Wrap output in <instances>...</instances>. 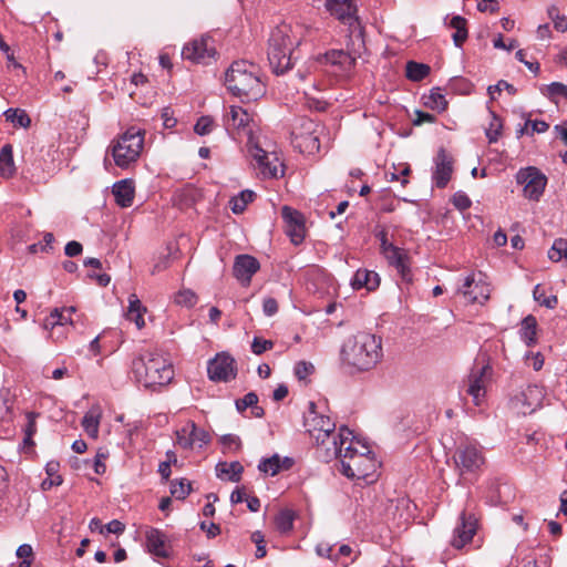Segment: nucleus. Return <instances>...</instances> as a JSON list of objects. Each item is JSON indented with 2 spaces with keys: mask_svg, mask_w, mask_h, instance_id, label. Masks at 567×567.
I'll use <instances>...</instances> for the list:
<instances>
[{
  "mask_svg": "<svg viewBox=\"0 0 567 567\" xmlns=\"http://www.w3.org/2000/svg\"><path fill=\"white\" fill-rule=\"evenodd\" d=\"M340 355L343 363L358 371H369L383 357L382 338L369 332H358L344 341Z\"/></svg>",
  "mask_w": 567,
  "mask_h": 567,
  "instance_id": "1",
  "label": "nucleus"
},
{
  "mask_svg": "<svg viewBox=\"0 0 567 567\" xmlns=\"http://www.w3.org/2000/svg\"><path fill=\"white\" fill-rule=\"evenodd\" d=\"M137 383L146 389L167 385L174 378L172 363L157 351H146L132 361Z\"/></svg>",
  "mask_w": 567,
  "mask_h": 567,
  "instance_id": "2",
  "label": "nucleus"
},
{
  "mask_svg": "<svg viewBox=\"0 0 567 567\" xmlns=\"http://www.w3.org/2000/svg\"><path fill=\"white\" fill-rule=\"evenodd\" d=\"M225 84L228 91L241 101H255L265 92L256 66L245 60L235 61L229 66L225 74Z\"/></svg>",
  "mask_w": 567,
  "mask_h": 567,
  "instance_id": "3",
  "label": "nucleus"
},
{
  "mask_svg": "<svg viewBox=\"0 0 567 567\" xmlns=\"http://www.w3.org/2000/svg\"><path fill=\"white\" fill-rule=\"evenodd\" d=\"M377 468V460L370 447L357 437H352L344 447L341 473L349 478H365Z\"/></svg>",
  "mask_w": 567,
  "mask_h": 567,
  "instance_id": "4",
  "label": "nucleus"
},
{
  "mask_svg": "<svg viewBox=\"0 0 567 567\" xmlns=\"http://www.w3.org/2000/svg\"><path fill=\"white\" fill-rule=\"evenodd\" d=\"M145 132L136 126H131L116 140H114L109 150L114 163L121 168H127L135 163L143 150Z\"/></svg>",
  "mask_w": 567,
  "mask_h": 567,
  "instance_id": "5",
  "label": "nucleus"
},
{
  "mask_svg": "<svg viewBox=\"0 0 567 567\" xmlns=\"http://www.w3.org/2000/svg\"><path fill=\"white\" fill-rule=\"evenodd\" d=\"M290 29L282 24L272 30L269 38L268 61L274 73L284 74L291 65V53L295 42L290 38Z\"/></svg>",
  "mask_w": 567,
  "mask_h": 567,
  "instance_id": "6",
  "label": "nucleus"
},
{
  "mask_svg": "<svg viewBox=\"0 0 567 567\" xmlns=\"http://www.w3.org/2000/svg\"><path fill=\"white\" fill-rule=\"evenodd\" d=\"M453 458L461 475L476 474L485 463L482 447L470 441L458 444Z\"/></svg>",
  "mask_w": 567,
  "mask_h": 567,
  "instance_id": "7",
  "label": "nucleus"
},
{
  "mask_svg": "<svg viewBox=\"0 0 567 567\" xmlns=\"http://www.w3.org/2000/svg\"><path fill=\"white\" fill-rule=\"evenodd\" d=\"M319 124L308 117L298 118L291 131L292 143L302 153L313 154L319 151Z\"/></svg>",
  "mask_w": 567,
  "mask_h": 567,
  "instance_id": "8",
  "label": "nucleus"
},
{
  "mask_svg": "<svg viewBox=\"0 0 567 567\" xmlns=\"http://www.w3.org/2000/svg\"><path fill=\"white\" fill-rule=\"evenodd\" d=\"M352 437H354L352 432L348 427L341 426L338 433L333 430L328 432L327 436L315 441L322 460L329 462L332 458H340V462H342L344 447Z\"/></svg>",
  "mask_w": 567,
  "mask_h": 567,
  "instance_id": "9",
  "label": "nucleus"
},
{
  "mask_svg": "<svg viewBox=\"0 0 567 567\" xmlns=\"http://www.w3.org/2000/svg\"><path fill=\"white\" fill-rule=\"evenodd\" d=\"M516 183L523 186V196L529 200L538 202L546 185V175L535 166L520 168L515 175Z\"/></svg>",
  "mask_w": 567,
  "mask_h": 567,
  "instance_id": "10",
  "label": "nucleus"
},
{
  "mask_svg": "<svg viewBox=\"0 0 567 567\" xmlns=\"http://www.w3.org/2000/svg\"><path fill=\"white\" fill-rule=\"evenodd\" d=\"M248 153L256 161L260 174L265 178H278L284 175L282 163L275 153L262 150L249 135Z\"/></svg>",
  "mask_w": 567,
  "mask_h": 567,
  "instance_id": "11",
  "label": "nucleus"
},
{
  "mask_svg": "<svg viewBox=\"0 0 567 567\" xmlns=\"http://www.w3.org/2000/svg\"><path fill=\"white\" fill-rule=\"evenodd\" d=\"M217 54L213 38L206 35L187 43L182 51L185 60L208 64Z\"/></svg>",
  "mask_w": 567,
  "mask_h": 567,
  "instance_id": "12",
  "label": "nucleus"
},
{
  "mask_svg": "<svg viewBox=\"0 0 567 567\" xmlns=\"http://www.w3.org/2000/svg\"><path fill=\"white\" fill-rule=\"evenodd\" d=\"M457 293L470 303H485L489 299L491 288L483 279H476L474 274L464 277L457 288Z\"/></svg>",
  "mask_w": 567,
  "mask_h": 567,
  "instance_id": "13",
  "label": "nucleus"
},
{
  "mask_svg": "<svg viewBox=\"0 0 567 567\" xmlns=\"http://www.w3.org/2000/svg\"><path fill=\"white\" fill-rule=\"evenodd\" d=\"M303 425L313 440L327 436L328 432L336 430V423L329 416L319 414L315 402H309L308 412L303 416Z\"/></svg>",
  "mask_w": 567,
  "mask_h": 567,
  "instance_id": "14",
  "label": "nucleus"
},
{
  "mask_svg": "<svg viewBox=\"0 0 567 567\" xmlns=\"http://www.w3.org/2000/svg\"><path fill=\"white\" fill-rule=\"evenodd\" d=\"M208 377L215 382H228L237 374L236 362L227 353H218L207 365Z\"/></svg>",
  "mask_w": 567,
  "mask_h": 567,
  "instance_id": "15",
  "label": "nucleus"
},
{
  "mask_svg": "<svg viewBox=\"0 0 567 567\" xmlns=\"http://www.w3.org/2000/svg\"><path fill=\"white\" fill-rule=\"evenodd\" d=\"M326 7L332 16L348 24L352 32L358 30V38H361L362 32L355 17V7L352 0H327Z\"/></svg>",
  "mask_w": 567,
  "mask_h": 567,
  "instance_id": "16",
  "label": "nucleus"
},
{
  "mask_svg": "<svg viewBox=\"0 0 567 567\" xmlns=\"http://www.w3.org/2000/svg\"><path fill=\"white\" fill-rule=\"evenodd\" d=\"M177 443L183 449H193L194 446L203 447L210 442L209 433L196 426L193 421L187 422L181 430L176 432Z\"/></svg>",
  "mask_w": 567,
  "mask_h": 567,
  "instance_id": "17",
  "label": "nucleus"
},
{
  "mask_svg": "<svg viewBox=\"0 0 567 567\" xmlns=\"http://www.w3.org/2000/svg\"><path fill=\"white\" fill-rule=\"evenodd\" d=\"M281 217L286 223V234L290 237L291 243L293 245L301 244L306 235L303 215L289 206H284Z\"/></svg>",
  "mask_w": 567,
  "mask_h": 567,
  "instance_id": "18",
  "label": "nucleus"
},
{
  "mask_svg": "<svg viewBox=\"0 0 567 567\" xmlns=\"http://www.w3.org/2000/svg\"><path fill=\"white\" fill-rule=\"evenodd\" d=\"M543 391L538 385H528L512 399V406L524 415L532 413L539 406Z\"/></svg>",
  "mask_w": 567,
  "mask_h": 567,
  "instance_id": "19",
  "label": "nucleus"
},
{
  "mask_svg": "<svg viewBox=\"0 0 567 567\" xmlns=\"http://www.w3.org/2000/svg\"><path fill=\"white\" fill-rule=\"evenodd\" d=\"M491 367L488 364L475 368L472 370L468 377V389L467 392L472 395L473 401L476 405L481 403V400L486 393V385L491 377Z\"/></svg>",
  "mask_w": 567,
  "mask_h": 567,
  "instance_id": "20",
  "label": "nucleus"
},
{
  "mask_svg": "<svg viewBox=\"0 0 567 567\" xmlns=\"http://www.w3.org/2000/svg\"><path fill=\"white\" fill-rule=\"evenodd\" d=\"M251 115L241 106L231 105L229 112L225 116V125L228 131L243 132L250 134Z\"/></svg>",
  "mask_w": 567,
  "mask_h": 567,
  "instance_id": "21",
  "label": "nucleus"
},
{
  "mask_svg": "<svg viewBox=\"0 0 567 567\" xmlns=\"http://www.w3.org/2000/svg\"><path fill=\"white\" fill-rule=\"evenodd\" d=\"M452 172V158L444 148H441L435 157V169L432 176L435 186L444 188L451 179Z\"/></svg>",
  "mask_w": 567,
  "mask_h": 567,
  "instance_id": "22",
  "label": "nucleus"
},
{
  "mask_svg": "<svg viewBox=\"0 0 567 567\" xmlns=\"http://www.w3.org/2000/svg\"><path fill=\"white\" fill-rule=\"evenodd\" d=\"M259 261L250 255H239L235 259L234 276L244 285H248L251 277L259 270Z\"/></svg>",
  "mask_w": 567,
  "mask_h": 567,
  "instance_id": "23",
  "label": "nucleus"
},
{
  "mask_svg": "<svg viewBox=\"0 0 567 567\" xmlns=\"http://www.w3.org/2000/svg\"><path fill=\"white\" fill-rule=\"evenodd\" d=\"M146 546L148 551L154 556L167 558L171 555V546L167 537L157 528H150L146 532Z\"/></svg>",
  "mask_w": 567,
  "mask_h": 567,
  "instance_id": "24",
  "label": "nucleus"
},
{
  "mask_svg": "<svg viewBox=\"0 0 567 567\" xmlns=\"http://www.w3.org/2000/svg\"><path fill=\"white\" fill-rule=\"evenodd\" d=\"M460 524L454 529V535L451 540L453 547L460 549L470 543L476 532L475 520L472 517H466L465 513H462L460 517Z\"/></svg>",
  "mask_w": 567,
  "mask_h": 567,
  "instance_id": "25",
  "label": "nucleus"
},
{
  "mask_svg": "<svg viewBox=\"0 0 567 567\" xmlns=\"http://www.w3.org/2000/svg\"><path fill=\"white\" fill-rule=\"evenodd\" d=\"M324 59L326 62L332 68H336V72H339L341 75L348 74L355 63V56L343 50H331L326 53Z\"/></svg>",
  "mask_w": 567,
  "mask_h": 567,
  "instance_id": "26",
  "label": "nucleus"
},
{
  "mask_svg": "<svg viewBox=\"0 0 567 567\" xmlns=\"http://www.w3.org/2000/svg\"><path fill=\"white\" fill-rule=\"evenodd\" d=\"M115 202L121 207H130L134 199V184L131 179H123L113 185Z\"/></svg>",
  "mask_w": 567,
  "mask_h": 567,
  "instance_id": "27",
  "label": "nucleus"
},
{
  "mask_svg": "<svg viewBox=\"0 0 567 567\" xmlns=\"http://www.w3.org/2000/svg\"><path fill=\"white\" fill-rule=\"evenodd\" d=\"M379 275L375 271L368 269H358L351 279V286L355 290L361 288L374 290L379 287Z\"/></svg>",
  "mask_w": 567,
  "mask_h": 567,
  "instance_id": "28",
  "label": "nucleus"
},
{
  "mask_svg": "<svg viewBox=\"0 0 567 567\" xmlns=\"http://www.w3.org/2000/svg\"><path fill=\"white\" fill-rule=\"evenodd\" d=\"M146 307H144L135 293L128 296V308L125 312L127 320L135 323L137 329L145 327L144 315L146 313Z\"/></svg>",
  "mask_w": 567,
  "mask_h": 567,
  "instance_id": "29",
  "label": "nucleus"
},
{
  "mask_svg": "<svg viewBox=\"0 0 567 567\" xmlns=\"http://www.w3.org/2000/svg\"><path fill=\"white\" fill-rule=\"evenodd\" d=\"M72 326L73 321L62 309H53L51 313L44 319L43 327L47 330H51V337L54 336L55 330L64 328L65 326Z\"/></svg>",
  "mask_w": 567,
  "mask_h": 567,
  "instance_id": "30",
  "label": "nucleus"
},
{
  "mask_svg": "<svg viewBox=\"0 0 567 567\" xmlns=\"http://www.w3.org/2000/svg\"><path fill=\"white\" fill-rule=\"evenodd\" d=\"M244 472V466L238 462H219L216 465V475L219 478L229 480L230 482H239L241 478V474Z\"/></svg>",
  "mask_w": 567,
  "mask_h": 567,
  "instance_id": "31",
  "label": "nucleus"
},
{
  "mask_svg": "<svg viewBox=\"0 0 567 567\" xmlns=\"http://www.w3.org/2000/svg\"><path fill=\"white\" fill-rule=\"evenodd\" d=\"M102 412L100 406H92L83 416L82 426L90 437L96 439L99 435L100 420Z\"/></svg>",
  "mask_w": 567,
  "mask_h": 567,
  "instance_id": "32",
  "label": "nucleus"
},
{
  "mask_svg": "<svg viewBox=\"0 0 567 567\" xmlns=\"http://www.w3.org/2000/svg\"><path fill=\"white\" fill-rule=\"evenodd\" d=\"M16 173L12 145L6 144L0 150V175L10 178Z\"/></svg>",
  "mask_w": 567,
  "mask_h": 567,
  "instance_id": "33",
  "label": "nucleus"
},
{
  "mask_svg": "<svg viewBox=\"0 0 567 567\" xmlns=\"http://www.w3.org/2000/svg\"><path fill=\"white\" fill-rule=\"evenodd\" d=\"M466 19L461 16H454L449 22V27L455 29L453 33V42L455 47L461 48L467 39Z\"/></svg>",
  "mask_w": 567,
  "mask_h": 567,
  "instance_id": "34",
  "label": "nucleus"
},
{
  "mask_svg": "<svg viewBox=\"0 0 567 567\" xmlns=\"http://www.w3.org/2000/svg\"><path fill=\"white\" fill-rule=\"evenodd\" d=\"M537 320L534 316L529 315L522 321L520 338L525 343L530 347L536 342Z\"/></svg>",
  "mask_w": 567,
  "mask_h": 567,
  "instance_id": "35",
  "label": "nucleus"
},
{
  "mask_svg": "<svg viewBox=\"0 0 567 567\" xmlns=\"http://www.w3.org/2000/svg\"><path fill=\"white\" fill-rule=\"evenodd\" d=\"M255 198V193L249 189L240 192L229 200V207L234 214H241L245 212L247 205Z\"/></svg>",
  "mask_w": 567,
  "mask_h": 567,
  "instance_id": "36",
  "label": "nucleus"
},
{
  "mask_svg": "<svg viewBox=\"0 0 567 567\" xmlns=\"http://www.w3.org/2000/svg\"><path fill=\"white\" fill-rule=\"evenodd\" d=\"M424 105L434 111L443 112L447 107V101L445 96L442 94L440 87L432 89L430 91V94L427 96H424Z\"/></svg>",
  "mask_w": 567,
  "mask_h": 567,
  "instance_id": "37",
  "label": "nucleus"
},
{
  "mask_svg": "<svg viewBox=\"0 0 567 567\" xmlns=\"http://www.w3.org/2000/svg\"><path fill=\"white\" fill-rule=\"evenodd\" d=\"M3 115L8 122H11L14 126L28 128L31 125V118L24 110L21 109H8Z\"/></svg>",
  "mask_w": 567,
  "mask_h": 567,
  "instance_id": "38",
  "label": "nucleus"
},
{
  "mask_svg": "<svg viewBox=\"0 0 567 567\" xmlns=\"http://www.w3.org/2000/svg\"><path fill=\"white\" fill-rule=\"evenodd\" d=\"M39 413L35 412H28L25 414L27 417V424L23 427L24 439H23V445L32 447L34 445V442L32 440L33 435L37 433V419L39 417Z\"/></svg>",
  "mask_w": 567,
  "mask_h": 567,
  "instance_id": "39",
  "label": "nucleus"
},
{
  "mask_svg": "<svg viewBox=\"0 0 567 567\" xmlns=\"http://www.w3.org/2000/svg\"><path fill=\"white\" fill-rule=\"evenodd\" d=\"M430 66L424 63H417L410 61L406 63V76L411 81H421L426 78L430 73Z\"/></svg>",
  "mask_w": 567,
  "mask_h": 567,
  "instance_id": "40",
  "label": "nucleus"
},
{
  "mask_svg": "<svg viewBox=\"0 0 567 567\" xmlns=\"http://www.w3.org/2000/svg\"><path fill=\"white\" fill-rule=\"evenodd\" d=\"M293 513L291 511L285 509L277 514L275 518V525L278 532L281 534H286L290 532L293 527Z\"/></svg>",
  "mask_w": 567,
  "mask_h": 567,
  "instance_id": "41",
  "label": "nucleus"
},
{
  "mask_svg": "<svg viewBox=\"0 0 567 567\" xmlns=\"http://www.w3.org/2000/svg\"><path fill=\"white\" fill-rule=\"evenodd\" d=\"M548 258L554 262L565 259L567 264V240L563 238L556 239L548 250Z\"/></svg>",
  "mask_w": 567,
  "mask_h": 567,
  "instance_id": "42",
  "label": "nucleus"
},
{
  "mask_svg": "<svg viewBox=\"0 0 567 567\" xmlns=\"http://www.w3.org/2000/svg\"><path fill=\"white\" fill-rule=\"evenodd\" d=\"M280 468H281V461L277 454L272 455L271 457L264 458L262 461H260V463L258 465V470L260 472L270 474L271 476L278 474Z\"/></svg>",
  "mask_w": 567,
  "mask_h": 567,
  "instance_id": "43",
  "label": "nucleus"
},
{
  "mask_svg": "<svg viewBox=\"0 0 567 567\" xmlns=\"http://www.w3.org/2000/svg\"><path fill=\"white\" fill-rule=\"evenodd\" d=\"M491 116L492 120L489 122L488 127L485 130V134L489 143H495L501 136L503 123L502 120L494 112H491Z\"/></svg>",
  "mask_w": 567,
  "mask_h": 567,
  "instance_id": "44",
  "label": "nucleus"
},
{
  "mask_svg": "<svg viewBox=\"0 0 567 567\" xmlns=\"http://www.w3.org/2000/svg\"><path fill=\"white\" fill-rule=\"evenodd\" d=\"M384 256L388 259L389 264L394 268L396 266H402V262L404 260H409L406 252L403 249L395 246H389L388 251L384 252Z\"/></svg>",
  "mask_w": 567,
  "mask_h": 567,
  "instance_id": "45",
  "label": "nucleus"
},
{
  "mask_svg": "<svg viewBox=\"0 0 567 567\" xmlns=\"http://www.w3.org/2000/svg\"><path fill=\"white\" fill-rule=\"evenodd\" d=\"M533 296H534V299L539 305H542L548 309H554L558 303V299L556 296H554V295H551L549 297L545 296L544 290L540 288V285H536L534 287Z\"/></svg>",
  "mask_w": 567,
  "mask_h": 567,
  "instance_id": "46",
  "label": "nucleus"
},
{
  "mask_svg": "<svg viewBox=\"0 0 567 567\" xmlns=\"http://www.w3.org/2000/svg\"><path fill=\"white\" fill-rule=\"evenodd\" d=\"M192 491L190 483L183 478L171 484V494L177 499H184Z\"/></svg>",
  "mask_w": 567,
  "mask_h": 567,
  "instance_id": "47",
  "label": "nucleus"
},
{
  "mask_svg": "<svg viewBox=\"0 0 567 567\" xmlns=\"http://www.w3.org/2000/svg\"><path fill=\"white\" fill-rule=\"evenodd\" d=\"M175 302L179 306L190 308L196 305L197 296L190 289H182L175 295Z\"/></svg>",
  "mask_w": 567,
  "mask_h": 567,
  "instance_id": "48",
  "label": "nucleus"
},
{
  "mask_svg": "<svg viewBox=\"0 0 567 567\" xmlns=\"http://www.w3.org/2000/svg\"><path fill=\"white\" fill-rule=\"evenodd\" d=\"M274 348V342L271 340H266L259 337H255L251 342V351L256 355H260L264 352L271 350Z\"/></svg>",
  "mask_w": 567,
  "mask_h": 567,
  "instance_id": "49",
  "label": "nucleus"
},
{
  "mask_svg": "<svg viewBox=\"0 0 567 567\" xmlns=\"http://www.w3.org/2000/svg\"><path fill=\"white\" fill-rule=\"evenodd\" d=\"M214 121L209 116H202L197 120L194 131L196 134L204 136L212 132Z\"/></svg>",
  "mask_w": 567,
  "mask_h": 567,
  "instance_id": "50",
  "label": "nucleus"
},
{
  "mask_svg": "<svg viewBox=\"0 0 567 567\" xmlns=\"http://www.w3.org/2000/svg\"><path fill=\"white\" fill-rule=\"evenodd\" d=\"M315 371V367L311 362L299 361L295 365V375L299 380H306Z\"/></svg>",
  "mask_w": 567,
  "mask_h": 567,
  "instance_id": "51",
  "label": "nucleus"
},
{
  "mask_svg": "<svg viewBox=\"0 0 567 567\" xmlns=\"http://www.w3.org/2000/svg\"><path fill=\"white\" fill-rule=\"evenodd\" d=\"M502 89H505L508 92V94H511V95H514L517 92V90L514 85L509 84L508 82H506L504 80H501V81H498L497 84L488 86L487 91H488L491 99L495 100L496 99L495 94L501 93Z\"/></svg>",
  "mask_w": 567,
  "mask_h": 567,
  "instance_id": "52",
  "label": "nucleus"
},
{
  "mask_svg": "<svg viewBox=\"0 0 567 567\" xmlns=\"http://www.w3.org/2000/svg\"><path fill=\"white\" fill-rule=\"evenodd\" d=\"M258 403V395L255 392L247 393L243 399L236 401V408L239 412H244L247 408Z\"/></svg>",
  "mask_w": 567,
  "mask_h": 567,
  "instance_id": "53",
  "label": "nucleus"
},
{
  "mask_svg": "<svg viewBox=\"0 0 567 567\" xmlns=\"http://www.w3.org/2000/svg\"><path fill=\"white\" fill-rule=\"evenodd\" d=\"M251 540L256 544V557L258 559L264 558L267 554L265 546V538L261 532H254L251 535Z\"/></svg>",
  "mask_w": 567,
  "mask_h": 567,
  "instance_id": "54",
  "label": "nucleus"
},
{
  "mask_svg": "<svg viewBox=\"0 0 567 567\" xmlns=\"http://www.w3.org/2000/svg\"><path fill=\"white\" fill-rule=\"evenodd\" d=\"M452 203L460 210L468 209L472 205L470 197L463 192L455 193Z\"/></svg>",
  "mask_w": 567,
  "mask_h": 567,
  "instance_id": "55",
  "label": "nucleus"
},
{
  "mask_svg": "<svg viewBox=\"0 0 567 567\" xmlns=\"http://www.w3.org/2000/svg\"><path fill=\"white\" fill-rule=\"evenodd\" d=\"M107 457V452L104 450H99L94 457V472L99 475H102L106 471V465L104 461Z\"/></svg>",
  "mask_w": 567,
  "mask_h": 567,
  "instance_id": "56",
  "label": "nucleus"
},
{
  "mask_svg": "<svg viewBox=\"0 0 567 567\" xmlns=\"http://www.w3.org/2000/svg\"><path fill=\"white\" fill-rule=\"evenodd\" d=\"M550 97L563 96L567 99V86L560 82H553L547 86Z\"/></svg>",
  "mask_w": 567,
  "mask_h": 567,
  "instance_id": "57",
  "label": "nucleus"
},
{
  "mask_svg": "<svg viewBox=\"0 0 567 567\" xmlns=\"http://www.w3.org/2000/svg\"><path fill=\"white\" fill-rule=\"evenodd\" d=\"M526 127H529V135H533L534 133H544L549 128V125L545 121L540 120H528L526 122Z\"/></svg>",
  "mask_w": 567,
  "mask_h": 567,
  "instance_id": "58",
  "label": "nucleus"
},
{
  "mask_svg": "<svg viewBox=\"0 0 567 567\" xmlns=\"http://www.w3.org/2000/svg\"><path fill=\"white\" fill-rule=\"evenodd\" d=\"M264 313L268 317H271L278 311V302L275 298L268 297L264 299L262 302Z\"/></svg>",
  "mask_w": 567,
  "mask_h": 567,
  "instance_id": "59",
  "label": "nucleus"
},
{
  "mask_svg": "<svg viewBox=\"0 0 567 567\" xmlns=\"http://www.w3.org/2000/svg\"><path fill=\"white\" fill-rule=\"evenodd\" d=\"M83 250L82 245L79 241L71 240L65 245L64 252L69 257L79 256Z\"/></svg>",
  "mask_w": 567,
  "mask_h": 567,
  "instance_id": "60",
  "label": "nucleus"
},
{
  "mask_svg": "<svg viewBox=\"0 0 567 567\" xmlns=\"http://www.w3.org/2000/svg\"><path fill=\"white\" fill-rule=\"evenodd\" d=\"M395 269L403 281L408 284L412 281V274L409 267V260H404L402 262V266H396Z\"/></svg>",
  "mask_w": 567,
  "mask_h": 567,
  "instance_id": "61",
  "label": "nucleus"
},
{
  "mask_svg": "<svg viewBox=\"0 0 567 567\" xmlns=\"http://www.w3.org/2000/svg\"><path fill=\"white\" fill-rule=\"evenodd\" d=\"M200 529L207 533L208 538L216 537L220 533L219 525L215 523L207 524L205 522L200 523Z\"/></svg>",
  "mask_w": 567,
  "mask_h": 567,
  "instance_id": "62",
  "label": "nucleus"
},
{
  "mask_svg": "<svg viewBox=\"0 0 567 567\" xmlns=\"http://www.w3.org/2000/svg\"><path fill=\"white\" fill-rule=\"evenodd\" d=\"M124 524L117 519H113L104 526V530L112 534H121L124 532Z\"/></svg>",
  "mask_w": 567,
  "mask_h": 567,
  "instance_id": "63",
  "label": "nucleus"
},
{
  "mask_svg": "<svg viewBox=\"0 0 567 567\" xmlns=\"http://www.w3.org/2000/svg\"><path fill=\"white\" fill-rule=\"evenodd\" d=\"M415 120H414V124L415 125H421L423 123H433L435 122V116L430 114V113H426V112H422V111H416L415 112Z\"/></svg>",
  "mask_w": 567,
  "mask_h": 567,
  "instance_id": "64",
  "label": "nucleus"
}]
</instances>
